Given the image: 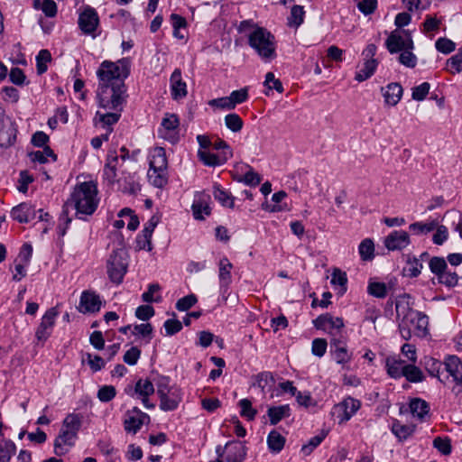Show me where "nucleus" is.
<instances>
[{
    "instance_id": "f257e3e1",
    "label": "nucleus",
    "mask_w": 462,
    "mask_h": 462,
    "mask_svg": "<svg viewBox=\"0 0 462 462\" xmlns=\"http://www.w3.org/2000/svg\"><path fill=\"white\" fill-rule=\"evenodd\" d=\"M130 60L124 58L116 62L104 60L97 70V102L99 106L107 112L97 111L94 120L106 131L108 128H112V125L116 124L121 117L127 97L125 80L130 74Z\"/></svg>"
},
{
    "instance_id": "f03ea898",
    "label": "nucleus",
    "mask_w": 462,
    "mask_h": 462,
    "mask_svg": "<svg viewBox=\"0 0 462 462\" xmlns=\"http://www.w3.org/2000/svg\"><path fill=\"white\" fill-rule=\"evenodd\" d=\"M410 299V295L404 293L398 296L395 303L399 332L404 340L412 336L424 337L428 335L429 319L422 312L412 310Z\"/></svg>"
},
{
    "instance_id": "7ed1b4c3",
    "label": "nucleus",
    "mask_w": 462,
    "mask_h": 462,
    "mask_svg": "<svg viewBox=\"0 0 462 462\" xmlns=\"http://www.w3.org/2000/svg\"><path fill=\"white\" fill-rule=\"evenodd\" d=\"M98 205L97 189L93 182H82L76 186L67 206L73 207L78 215H92Z\"/></svg>"
},
{
    "instance_id": "20e7f679",
    "label": "nucleus",
    "mask_w": 462,
    "mask_h": 462,
    "mask_svg": "<svg viewBox=\"0 0 462 462\" xmlns=\"http://www.w3.org/2000/svg\"><path fill=\"white\" fill-rule=\"evenodd\" d=\"M249 46L264 61L276 58V42L274 36L263 27H254L248 33Z\"/></svg>"
},
{
    "instance_id": "39448f33",
    "label": "nucleus",
    "mask_w": 462,
    "mask_h": 462,
    "mask_svg": "<svg viewBox=\"0 0 462 462\" xmlns=\"http://www.w3.org/2000/svg\"><path fill=\"white\" fill-rule=\"evenodd\" d=\"M167 158L165 151L162 147L152 150L150 158V169L148 171L149 181L157 188H162L167 183Z\"/></svg>"
},
{
    "instance_id": "423d86ee",
    "label": "nucleus",
    "mask_w": 462,
    "mask_h": 462,
    "mask_svg": "<svg viewBox=\"0 0 462 462\" xmlns=\"http://www.w3.org/2000/svg\"><path fill=\"white\" fill-rule=\"evenodd\" d=\"M128 268V255L125 249L114 250L106 263L107 274L110 281L120 284Z\"/></svg>"
},
{
    "instance_id": "0eeeda50",
    "label": "nucleus",
    "mask_w": 462,
    "mask_h": 462,
    "mask_svg": "<svg viewBox=\"0 0 462 462\" xmlns=\"http://www.w3.org/2000/svg\"><path fill=\"white\" fill-rule=\"evenodd\" d=\"M125 392L131 397L140 399L146 409H153L155 407V405L149 401V396L154 393V386L151 381L140 379L136 382L134 387L129 385L125 389Z\"/></svg>"
},
{
    "instance_id": "6e6552de",
    "label": "nucleus",
    "mask_w": 462,
    "mask_h": 462,
    "mask_svg": "<svg viewBox=\"0 0 462 462\" xmlns=\"http://www.w3.org/2000/svg\"><path fill=\"white\" fill-rule=\"evenodd\" d=\"M385 45L391 53H396L404 50L413 49V42L411 36L406 31L395 30L392 32L385 42Z\"/></svg>"
},
{
    "instance_id": "1a4fd4ad",
    "label": "nucleus",
    "mask_w": 462,
    "mask_h": 462,
    "mask_svg": "<svg viewBox=\"0 0 462 462\" xmlns=\"http://www.w3.org/2000/svg\"><path fill=\"white\" fill-rule=\"evenodd\" d=\"M360 407V401L352 397H347L339 403L334 405L332 414L338 419V423H346L356 413Z\"/></svg>"
},
{
    "instance_id": "9d476101",
    "label": "nucleus",
    "mask_w": 462,
    "mask_h": 462,
    "mask_svg": "<svg viewBox=\"0 0 462 462\" xmlns=\"http://www.w3.org/2000/svg\"><path fill=\"white\" fill-rule=\"evenodd\" d=\"M216 452L218 457H225L226 462H243L246 456V448L240 441L227 442L224 448L217 446Z\"/></svg>"
},
{
    "instance_id": "9b49d317",
    "label": "nucleus",
    "mask_w": 462,
    "mask_h": 462,
    "mask_svg": "<svg viewBox=\"0 0 462 462\" xmlns=\"http://www.w3.org/2000/svg\"><path fill=\"white\" fill-rule=\"evenodd\" d=\"M330 354L332 358L343 366L351 361L352 354L347 349L346 338L344 336L331 337Z\"/></svg>"
},
{
    "instance_id": "f8f14e48",
    "label": "nucleus",
    "mask_w": 462,
    "mask_h": 462,
    "mask_svg": "<svg viewBox=\"0 0 462 462\" xmlns=\"http://www.w3.org/2000/svg\"><path fill=\"white\" fill-rule=\"evenodd\" d=\"M314 326L318 329H321L331 336V337H338L340 329L344 328V321L341 318L333 317L330 314L319 316L314 320Z\"/></svg>"
},
{
    "instance_id": "ddd939ff",
    "label": "nucleus",
    "mask_w": 462,
    "mask_h": 462,
    "mask_svg": "<svg viewBox=\"0 0 462 462\" xmlns=\"http://www.w3.org/2000/svg\"><path fill=\"white\" fill-rule=\"evenodd\" d=\"M59 315L57 308L49 309L42 318L41 323L35 331L38 341L45 342L52 333L56 318Z\"/></svg>"
},
{
    "instance_id": "4468645a",
    "label": "nucleus",
    "mask_w": 462,
    "mask_h": 462,
    "mask_svg": "<svg viewBox=\"0 0 462 462\" xmlns=\"http://www.w3.org/2000/svg\"><path fill=\"white\" fill-rule=\"evenodd\" d=\"M179 118L174 114H167L162 121L161 127L158 130L160 137L174 143L179 139L178 127Z\"/></svg>"
},
{
    "instance_id": "2eb2a0df",
    "label": "nucleus",
    "mask_w": 462,
    "mask_h": 462,
    "mask_svg": "<svg viewBox=\"0 0 462 462\" xmlns=\"http://www.w3.org/2000/svg\"><path fill=\"white\" fill-rule=\"evenodd\" d=\"M79 27L85 34L94 35L95 31L97 30L99 24V18L97 11L90 7L87 6L79 15Z\"/></svg>"
},
{
    "instance_id": "dca6fc26",
    "label": "nucleus",
    "mask_w": 462,
    "mask_h": 462,
    "mask_svg": "<svg viewBox=\"0 0 462 462\" xmlns=\"http://www.w3.org/2000/svg\"><path fill=\"white\" fill-rule=\"evenodd\" d=\"M149 421V415L134 407L125 414V419L124 420L125 430L128 433L135 434L143 424L148 423Z\"/></svg>"
},
{
    "instance_id": "f3484780",
    "label": "nucleus",
    "mask_w": 462,
    "mask_h": 462,
    "mask_svg": "<svg viewBox=\"0 0 462 462\" xmlns=\"http://www.w3.org/2000/svg\"><path fill=\"white\" fill-rule=\"evenodd\" d=\"M101 305L99 295L91 291H84L80 296L78 310L83 314L95 313L100 310Z\"/></svg>"
},
{
    "instance_id": "a211bd4d",
    "label": "nucleus",
    "mask_w": 462,
    "mask_h": 462,
    "mask_svg": "<svg viewBox=\"0 0 462 462\" xmlns=\"http://www.w3.org/2000/svg\"><path fill=\"white\" fill-rule=\"evenodd\" d=\"M16 137V128L12 119L0 116V146L7 147L14 143Z\"/></svg>"
},
{
    "instance_id": "6ab92c4d",
    "label": "nucleus",
    "mask_w": 462,
    "mask_h": 462,
    "mask_svg": "<svg viewBox=\"0 0 462 462\" xmlns=\"http://www.w3.org/2000/svg\"><path fill=\"white\" fill-rule=\"evenodd\" d=\"M77 438L75 434L61 428L54 440V453L60 457L65 455L75 445Z\"/></svg>"
},
{
    "instance_id": "aec40b11",
    "label": "nucleus",
    "mask_w": 462,
    "mask_h": 462,
    "mask_svg": "<svg viewBox=\"0 0 462 462\" xmlns=\"http://www.w3.org/2000/svg\"><path fill=\"white\" fill-rule=\"evenodd\" d=\"M411 243L406 231L395 230L391 232L384 239V245L390 251L402 250Z\"/></svg>"
},
{
    "instance_id": "412c9836",
    "label": "nucleus",
    "mask_w": 462,
    "mask_h": 462,
    "mask_svg": "<svg viewBox=\"0 0 462 462\" xmlns=\"http://www.w3.org/2000/svg\"><path fill=\"white\" fill-rule=\"evenodd\" d=\"M209 200L210 197L204 192H197L195 194V199L191 208L193 216L196 219L202 220L205 218V216H208L210 214V208L208 205Z\"/></svg>"
},
{
    "instance_id": "4be33fe9",
    "label": "nucleus",
    "mask_w": 462,
    "mask_h": 462,
    "mask_svg": "<svg viewBox=\"0 0 462 462\" xmlns=\"http://www.w3.org/2000/svg\"><path fill=\"white\" fill-rule=\"evenodd\" d=\"M171 94L174 100H179L184 98L187 94V84L182 79L181 70L180 69H175L172 72L171 79Z\"/></svg>"
},
{
    "instance_id": "5701e85b",
    "label": "nucleus",
    "mask_w": 462,
    "mask_h": 462,
    "mask_svg": "<svg viewBox=\"0 0 462 462\" xmlns=\"http://www.w3.org/2000/svg\"><path fill=\"white\" fill-rule=\"evenodd\" d=\"M159 223V218L152 216L149 221L144 225L142 234L137 236V243L140 249L152 250L151 238L154 228Z\"/></svg>"
},
{
    "instance_id": "b1692460",
    "label": "nucleus",
    "mask_w": 462,
    "mask_h": 462,
    "mask_svg": "<svg viewBox=\"0 0 462 462\" xmlns=\"http://www.w3.org/2000/svg\"><path fill=\"white\" fill-rule=\"evenodd\" d=\"M13 219L19 223H28L36 217L35 208L28 203H21L11 211Z\"/></svg>"
},
{
    "instance_id": "393cba45",
    "label": "nucleus",
    "mask_w": 462,
    "mask_h": 462,
    "mask_svg": "<svg viewBox=\"0 0 462 462\" xmlns=\"http://www.w3.org/2000/svg\"><path fill=\"white\" fill-rule=\"evenodd\" d=\"M409 406L412 416L420 421H425L430 418V405L426 401L414 398L411 400Z\"/></svg>"
},
{
    "instance_id": "a878e982",
    "label": "nucleus",
    "mask_w": 462,
    "mask_h": 462,
    "mask_svg": "<svg viewBox=\"0 0 462 462\" xmlns=\"http://www.w3.org/2000/svg\"><path fill=\"white\" fill-rule=\"evenodd\" d=\"M384 102L389 106H396L401 100L402 95V88L398 83H390L386 88H382Z\"/></svg>"
},
{
    "instance_id": "bb28decb",
    "label": "nucleus",
    "mask_w": 462,
    "mask_h": 462,
    "mask_svg": "<svg viewBox=\"0 0 462 462\" xmlns=\"http://www.w3.org/2000/svg\"><path fill=\"white\" fill-rule=\"evenodd\" d=\"M447 372L457 383H462V361L456 356H449L445 359Z\"/></svg>"
},
{
    "instance_id": "cd10ccee",
    "label": "nucleus",
    "mask_w": 462,
    "mask_h": 462,
    "mask_svg": "<svg viewBox=\"0 0 462 462\" xmlns=\"http://www.w3.org/2000/svg\"><path fill=\"white\" fill-rule=\"evenodd\" d=\"M159 398L161 401L160 408L164 411L176 410L180 402L178 389L173 390L169 393L159 395Z\"/></svg>"
},
{
    "instance_id": "c85d7f7f",
    "label": "nucleus",
    "mask_w": 462,
    "mask_h": 462,
    "mask_svg": "<svg viewBox=\"0 0 462 462\" xmlns=\"http://www.w3.org/2000/svg\"><path fill=\"white\" fill-rule=\"evenodd\" d=\"M404 361L396 356H388L385 360L387 374L392 378H401L404 373Z\"/></svg>"
},
{
    "instance_id": "c756f323",
    "label": "nucleus",
    "mask_w": 462,
    "mask_h": 462,
    "mask_svg": "<svg viewBox=\"0 0 462 462\" xmlns=\"http://www.w3.org/2000/svg\"><path fill=\"white\" fill-rule=\"evenodd\" d=\"M218 267H219L218 277H219L220 287L227 288L232 281L231 270L233 268V264L230 263V261L226 257H223L219 261Z\"/></svg>"
},
{
    "instance_id": "7c9ffc66",
    "label": "nucleus",
    "mask_w": 462,
    "mask_h": 462,
    "mask_svg": "<svg viewBox=\"0 0 462 462\" xmlns=\"http://www.w3.org/2000/svg\"><path fill=\"white\" fill-rule=\"evenodd\" d=\"M267 415L270 419V423L272 425H276L282 419L290 417L291 409L288 404L273 406L268 409Z\"/></svg>"
},
{
    "instance_id": "2f4dec72",
    "label": "nucleus",
    "mask_w": 462,
    "mask_h": 462,
    "mask_svg": "<svg viewBox=\"0 0 462 462\" xmlns=\"http://www.w3.org/2000/svg\"><path fill=\"white\" fill-rule=\"evenodd\" d=\"M81 424L82 417L79 414L70 413L63 420L61 428L78 436Z\"/></svg>"
},
{
    "instance_id": "473e14b6",
    "label": "nucleus",
    "mask_w": 462,
    "mask_h": 462,
    "mask_svg": "<svg viewBox=\"0 0 462 462\" xmlns=\"http://www.w3.org/2000/svg\"><path fill=\"white\" fill-rule=\"evenodd\" d=\"M377 64L375 59L365 60L363 68L356 73L355 79L358 82H363L372 77L376 69Z\"/></svg>"
},
{
    "instance_id": "72a5a7b5",
    "label": "nucleus",
    "mask_w": 462,
    "mask_h": 462,
    "mask_svg": "<svg viewBox=\"0 0 462 462\" xmlns=\"http://www.w3.org/2000/svg\"><path fill=\"white\" fill-rule=\"evenodd\" d=\"M268 448L271 451L279 453L284 447L285 438L278 431L272 430L267 437Z\"/></svg>"
},
{
    "instance_id": "f704fd0d",
    "label": "nucleus",
    "mask_w": 462,
    "mask_h": 462,
    "mask_svg": "<svg viewBox=\"0 0 462 462\" xmlns=\"http://www.w3.org/2000/svg\"><path fill=\"white\" fill-rule=\"evenodd\" d=\"M198 155L200 161L203 162V163L208 166L220 165L226 161V159H225L223 156L216 155L215 153H212L207 150L199 149L198 152Z\"/></svg>"
},
{
    "instance_id": "c9c22d12",
    "label": "nucleus",
    "mask_w": 462,
    "mask_h": 462,
    "mask_svg": "<svg viewBox=\"0 0 462 462\" xmlns=\"http://www.w3.org/2000/svg\"><path fill=\"white\" fill-rule=\"evenodd\" d=\"M214 198L224 207L233 208L234 198L229 192L221 189L218 185L214 186Z\"/></svg>"
},
{
    "instance_id": "e433bc0d",
    "label": "nucleus",
    "mask_w": 462,
    "mask_h": 462,
    "mask_svg": "<svg viewBox=\"0 0 462 462\" xmlns=\"http://www.w3.org/2000/svg\"><path fill=\"white\" fill-rule=\"evenodd\" d=\"M161 286L158 283H152L148 286L147 291L143 292L142 299L144 302H160L162 296L160 295Z\"/></svg>"
},
{
    "instance_id": "4c0bfd02",
    "label": "nucleus",
    "mask_w": 462,
    "mask_h": 462,
    "mask_svg": "<svg viewBox=\"0 0 462 462\" xmlns=\"http://www.w3.org/2000/svg\"><path fill=\"white\" fill-rule=\"evenodd\" d=\"M402 376L411 383H420L424 379L421 370L413 365H404V373Z\"/></svg>"
},
{
    "instance_id": "58836bf2",
    "label": "nucleus",
    "mask_w": 462,
    "mask_h": 462,
    "mask_svg": "<svg viewBox=\"0 0 462 462\" xmlns=\"http://www.w3.org/2000/svg\"><path fill=\"white\" fill-rule=\"evenodd\" d=\"M392 430L393 434L399 438L400 439H406L410 437L415 430V426L413 425H403L399 421H395L393 424Z\"/></svg>"
},
{
    "instance_id": "ea45409f",
    "label": "nucleus",
    "mask_w": 462,
    "mask_h": 462,
    "mask_svg": "<svg viewBox=\"0 0 462 462\" xmlns=\"http://www.w3.org/2000/svg\"><path fill=\"white\" fill-rule=\"evenodd\" d=\"M29 157L32 162H38L40 163L47 162L49 157H51L53 161L56 160V155L49 146H45L42 151L30 152Z\"/></svg>"
},
{
    "instance_id": "a19ab883",
    "label": "nucleus",
    "mask_w": 462,
    "mask_h": 462,
    "mask_svg": "<svg viewBox=\"0 0 462 462\" xmlns=\"http://www.w3.org/2000/svg\"><path fill=\"white\" fill-rule=\"evenodd\" d=\"M286 196H287V194L285 191L281 190V191L275 192L272 196V200H273V202H274V204H268V203L263 204V208L267 211H270V212L282 211L283 209V208L282 205H280V203L286 198Z\"/></svg>"
},
{
    "instance_id": "79ce46f5",
    "label": "nucleus",
    "mask_w": 462,
    "mask_h": 462,
    "mask_svg": "<svg viewBox=\"0 0 462 462\" xmlns=\"http://www.w3.org/2000/svg\"><path fill=\"white\" fill-rule=\"evenodd\" d=\"M436 227V221H430L429 223L415 222L409 226V229L418 236L428 234L433 231Z\"/></svg>"
},
{
    "instance_id": "37998d69",
    "label": "nucleus",
    "mask_w": 462,
    "mask_h": 462,
    "mask_svg": "<svg viewBox=\"0 0 462 462\" xmlns=\"http://www.w3.org/2000/svg\"><path fill=\"white\" fill-rule=\"evenodd\" d=\"M16 447L11 440H5L0 443V462H9L15 453Z\"/></svg>"
},
{
    "instance_id": "c03bdc74",
    "label": "nucleus",
    "mask_w": 462,
    "mask_h": 462,
    "mask_svg": "<svg viewBox=\"0 0 462 462\" xmlns=\"http://www.w3.org/2000/svg\"><path fill=\"white\" fill-rule=\"evenodd\" d=\"M359 254L364 261H369L374 258V245L371 239H365L358 247Z\"/></svg>"
},
{
    "instance_id": "a18cd8bd",
    "label": "nucleus",
    "mask_w": 462,
    "mask_h": 462,
    "mask_svg": "<svg viewBox=\"0 0 462 462\" xmlns=\"http://www.w3.org/2000/svg\"><path fill=\"white\" fill-rule=\"evenodd\" d=\"M305 12L300 5H294L291 10V15L288 18V24L290 26L299 27L304 19Z\"/></svg>"
},
{
    "instance_id": "49530a36",
    "label": "nucleus",
    "mask_w": 462,
    "mask_h": 462,
    "mask_svg": "<svg viewBox=\"0 0 462 462\" xmlns=\"http://www.w3.org/2000/svg\"><path fill=\"white\" fill-rule=\"evenodd\" d=\"M346 282H347V278H346V274L344 272H342L338 269H336L332 273L331 283L334 286L339 287V293L343 294L346 291Z\"/></svg>"
},
{
    "instance_id": "de8ad7c7",
    "label": "nucleus",
    "mask_w": 462,
    "mask_h": 462,
    "mask_svg": "<svg viewBox=\"0 0 462 462\" xmlns=\"http://www.w3.org/2000/svg\"><path fill=\"white\" fill-rule=\"evenodd\" d=\"M226 126L234 133L239 132L243 128V120L237 114H228L225 116Z\"/></svg>"
},
{
    "instance_id": "09e8293b",
    "label": "nucleus",
    "mask_w": 462,
    "mask_h": 462,
    "mask_svg": "<svg viewBox=\"0 0 462 462\" xmlns=\"http://www.w3.org/2000/svg\"><path fill=\"white\" fill-rule=\"evenodd\" d=\"M431 273L439 277L447 270V263L443 257H432L429 263Z\"/></svg>"
},
{
    "instance_id": "8fccbe9b",
    "label": "nucleus",
    "mask_w": 462,
    "mask_h": 462,
    "mask_svg": "<svg viewBox=\"0 0 462 462\" xmlns=\"http://www.w3.org/2000/svg\"><path fill=\"white\" fill-rule=\"evenodd\" d=\"M238 405L241 409L240 414L242 417L246 418L248 420H253L254 419L257 411L253 408L252 402L248 399L240 400Z\"/></svg>"
},
{
    "instance_id": "3c124183",
    "label": "nucleus",
    "mask_w": 462,
    "mask_h": 462,
    "mask_svg": "<svg viewBox=\"0 0 462 462\" xmlns=\"http://www.w3.org/2000/svg\"><path fill=\"white\" fill-rule=\"evenodd\" d=\"M423 268V264L421 261L416 257H409L407 261V268L408 275L410 277H417L420 274L421 270Z\"/></svg>"
},
{
    "instance_id": "603ef678",
    "label": "nucleus",
    "mask_w": 462,
    "mask_h": 462,
    "mask_svg": "<svg viewBox=\"0 0 462 462\" xmlns=\"http://www.w3.org/2000/svg\"><path fill=\"white\" fill-rule=\"evenodd\" d=\"M51 56L48 50H41L36 56L37 71L42 74L47 70V63L51 61Z\"/></svg>"
},
{
    "instance_id": "864d4df0",
    "label": "nucleus",
    "mask_w": 462,
    "mask_h": 462,
    "mask_svg": "<svg viewBox=\"0 0 462 462\" xmlns=\"http://www.w3.org/2000/svg\"><path fill=\"white\" fill-rule=\"evenodd\" d=\"M152 327L150 323L137 324L133 327L132 333L134 336L141 337L143 338H148V341L152 338Z\"/></svg>"
},
{
    "instance_id": "5fc2aeb1",
    "label": "nucleus",
    "mask_w": 462,
    "mask_h": 462,
    "mask_svg": "<svg viewBox=\"0 0 462 462\" xmlns=\"http://www.w3.org/2000/svg\"><path fill=\"white\" fill-rule=\"evenodd\" d=\"M367 291L370 295L376 298H384L387 295V287L383 282H370Z\"/></svg>"
},
{
    "instance_id": "6e6d98bb",
    "label": "nucleus",
    "mask_w": 462,
    "mask_h": 462,
    "mask_svg": "<svg viewBox=\"0 0 462 462\" xmlns=\"http://www.w3.org/2000/svg\"><path fill=\"white\" fill-rule=\"evenodd\" d=\"M229 97L233 106L236 107L237 105L242 104L248 99V88L245 87L238 90H234L230 93Z\"/></svg>"
},
{
    "instance_id": "4d7b16f0",
    "label": "nucleus",
    "mask_w": 462,
    "mask_h": 462,
    "mask_svg": "<svg viewBox=\"0 0 462 462\" xmlns=\"http://www.w3.org/2000/svg\"><path fill=\"white\" fill-rule=\"evenodd\" d=\"M157 394L162 395L164 393H169L170 392L176 390V387L170 385V378L167 376H159L155 381Z\"/></svg>"
},
{
    "instance_id": "13d9d810",
    "label": "nucleus",
    "mask_w": 462,
    "mask_h": 462,
    "mask_svg": "<svg viewBox=\"0 0 462 462\" xmlns=\"http://www.w3.org/2000/svg\"><path fill=\"white\" fill-rule=\"evenodd\" d=\"M430 89V85L428 82H423L419 86H416L412 88L411 97L414 100L422 101L425 99Z\"/></svg>"
},
{
    "instance_id": "bf43d9fd",
    "label": "nucleus",
    "mask_w": 462,
    "mask_h": 462,
    "mask_svg": "<svg viewBox=\"0 0 462 462\" xmlns=\"http://www.w3.org/2000/svg\"><path fill=\"white\" fill-rule=\"evenodd\" d=\"M264 86L269 89H275L279 93L283 92V87L280 79H276L273 72H268L265 75Z\"/></svg>"
},
{
    "instance_id": "052dcab7",
    "label": "nucleus",
    "mask_w": 462,
    "mask_h": 462,
    "mask_svg": "<svg viewBox=\"0 0 462 462\" xmlns=\"http://www.w3.org/2000/svg\"><path fill=\"white\" fill-rule=\"evenodd\" d=\"M116 394V391L114 386L105 385L98 390L97 398L103 402H107L114 399Z\"/></svg>"
},
{
    "instance_id": "680f3d73",
    "label": "nucleus",
    "mask_w": 462,
    "mask_h": 462,
    "mask_svg": "<svg viewBox=\"0 0 462 462\" xmlns=\"http://www.w3.org/2000/svg\"><path fill=\"white\" fill-rule=\"evenodd\" d=\"M197 302V297L194 294L187 295L180 299L176 303V309L180 311H186L194 306Z\"/></svg>"
},
{
    "instance_id": "e2e57ef3",
    "label": "nucleus",
    "mask_w": 462,
    "mask_h": 462,
    "mask_svg": "<svg viewBox=\"0 0 462 462\" xmlns=\"http://www.w3.org/2000/svg\"><path fill=\"white\" fill-rule=\"evenodd\" d=\"M448 69L451 73H458L462 71V53H456L447 61Z\"/></svg>"
},
{
    "instance_id": "0e129e2a",
    "label": "nucleus",
    "mask_w": 462,
    "mask_h": 462,
    "mask_svg": "<svg viewBox=\"0 0 462 462\" xmlns=\"http://www.w3.org/2000/svg\"><path fill=\"white\" fill-rule=\"evenodd\" d=\"M328 343L324 338H315L312 341L311 352L314 356L322 357L327 351Z\"/></svg>"
},
{
    "instance_id": "69168bd1",
    "label": "nucleus",
    "mask_w": 462,
    "mask_h": 462,
    "mask_svg": "<svg viewBox=\"0 0 462 462\" xmlns=\"http://www.w3.org/2000/svg\"><path fill=\"white\" fill-rule=\"evenodd\" d=\"M435 46L439 51L445 53V54H448V53L452 52L456 48L455 43L451 40L447 39V38L438 39L435 43Z\"/></svg>"
},
{
    "instance_id": "338daca9",
    "label": "nucleus",
    "mask_w": 462,
    "mask_h": 462,
    "mask_svg": "<svg viewBox=\"0 0 462 462\" xmlns=\"http://www.w3.org/2000/svg\"><path fill=\"white\" fill-rule=\"evenodd\" d=\"M154 314V309L150 305H141L135 310V317L143 321L150 319Z\"/></svg>"
},
{
    "instance_id": "774afa93",
    "label": "nucleus",
    "mask_w": 462,
    "mask_h": 462,
    "mask_svg": "<svg viewBox=\"0 0 462 462\" xmlns=\"http://www.w3.org/2000/svg\"><path fill=\"white\" fill-rule=\"evenodd\" d=\"M411 51H402L399 56V61L408 68H414L417 64V58Z\"/></svg>"
}]
</instances>
